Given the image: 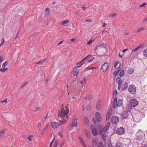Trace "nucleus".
<instances>
[{
  "label": "nucleus",
  "instance_id": "a211bd4d",
  "mask_svg": "<svg viewBox=\"0 0 147 147\" xmlns=\"http://www.w3.org/2000/svg\"><path fill=\"white\" fill-rule=\"evenodd\" d=\"M111 111L110 110H109V111H108L107 112L106 117V120H107L108 119H109L110 118V117L111 116Z\"/></svg>",
  "mask_w": 147,
  "mask_h": 147
},
{
  "label": "nucleus",
  "instance_id": "c85d7f7f",
  "mask_svg": "<svg viewBox=\"0 0 147 147\" xmlns=\"http://www.w3.org/2000/svg\"><path fill=\"white\" fill-rule=\"evenodd\" d=\"M107 45L106 44L103 43L101 44L98 46V47H103L105 48L106 47Z\"/></svg>",
  "mask_w": 147,
  "mask_h": 147
},
{
  "label": "nucleus",
  "instance_id": "5701e85b",
  "mask_svg": "<svg viewBox=\"0 0 147 147\" xmlns=\"http://www.w3.org/2000/svg\"><path fill=\"white\" fill-rule=\"evenodd\" d=\"M93 98V96L90 95H88L85 98L89 100H91Z\"/></svg>",
  "mask_w": 147,
  "mask_h": 147
},
{
  "label": "nucleus",
  "instance_id": "3c124183",
  "mask_svg": "<svg viewBox=\"0 0 147 147\" xmlns=\"http://www.w3.org/2000/svg\"><path fill=\"white\" fill-rule=\"evenodd\" d=\"M64 143H65V142L64 140H63L62 142H61V143L60 144V146L61 147L62 146L64 145Z\"/></svg>",
  "mask_w": 147,
  "mask_h": 147
},
{
  "label": "nucleus",
  "instance_id": "864d4df0",
  "mask_svg": "<svg viewBox=\"0 0 147 147\" xmlns=\"http://www.w3.org/2000/svg\"><path fill=\"white\" fill-rule=\"evenodd\" d=\"M92 21V20L91 19H87L85 21V22H91Z\"/></svg>",
  "mask_w": 147,
  "mask_h": 147
},
{
  "label": "nucleus",
  "instance_id": "1a4fd4ad",
  "mask_svg": "<svg viewBox=\"0 0 147 147\" xmlns=\"http://www.w3.org/2000/svg\"><path fill=\"white\" fill-rule=\"evenodd\" d=\"M109 64L107 62H105L102 67V71L103 72H105L109 67Z\"/></svg>",
  "mask_w": 147,
  "mask_h": 147
},
{
  "label": "nucleus",
  "instance_id": "a878e982",
  "mask_svg": "<svg viewBox=\"0 0 147 147\" xmlns=\"http://www.w3.org/2000/svg\"><path fill=\"white\" fill-rule=\"evenodd\" d=\"M116 147H122V143L120 142H118L116 145Z\"/></svg>",
  "mask_w": 147,
  "mask_h": 147
},
{
  "label": "nucleus",
  "instance_id": "2eb2a0df",
  "mask_svg": "<svg viewBox=\"0 0 147 147\" xmlns=\"http://www.w3.org/2000/svg\"><path fill=\"white\" fill-rule=\"evenodd\" d=\"M121 63L119 62L117 60L115 62L114 67L116 69H118L121 66Z\"/></svg>",
  "mask_w": 147,
  "mask_h": 147
},
{
  "label": "nucleus",
  "instance_id": "680f3d73",
  "mask_svg": "<svg viewBox=\"0 0 147 147\" xmlns=\"http://www.w3.org/2000/svg\"><path fill=\"white\" fill-rule=\"evenodd\" d=\"M27 83V82L24 83L23 84V85L21 86V88H22V87H23V86H25L26 84Z\"/></svg>",
  "mask_w": 147,
  "mask_h": 147
},
{
  "label": "nucleus",
  "instance_id": "69168bd1",
  "mask_svg": "<svg viewBox=\"0 0 147 147\" xmlns=\"http://www.w3.org/2000/svg\"><path fill=\"white\" fill-rule=\"evenodd\" d=\"M128 50V49H124L122 51V52L123 53H124L127 50Z\"/></svg>",
  "mask_w": 147,
  "mask_h": 147
},
{
  "label": "nucleus",
  "instance_id": "58836bf2",
  "mask_svg": "<svg viewBox=\"0 0 147 147\" xmlns=\"http://www.w3.org/2000/svg\"><path fill=\"white\" fill-rule=\"evenodd\" d=\"M144 29V28L143 27H140L138 29L136 30V32H139L140 30H143Z\"/></svg>",
  "mask_w": 147,
  "mask_h": 147
},
{
  "label": "nucleus",
  "instance_id": "aec40b11",
  "mask_svg": "<svg viewBox=\"0 0 147 147\" xmlns=\"http://www.w3.org/2000/svg\"><path fill=\"white\" fill-rule=\"evenodd\" d=\"M87 58V61L89 62L91 61L94 59V57L91 56L90 55H88Z\"/></svg>",
  "mask_w": 147,
  "mask_h": 147
},
{
  "label": "nucleus",
  "instance_id": "cd10ccee",
  "mask_svg": "<svg viewBox=\"0 0 147 147\" xmlns=\"http://www.w3.org/2000/svg\"><path fill=\"white\" fill-rule=\"evenodd\" d=\"M69 22V21L68 20H63L61 23V25H63L65 24L68 23Z\"/></svg>",
  "mask_w": 147,
  "mask_h": 147
},
{
  "label": "nucleus",
  "instance_id": "4d7b16f0",
  "mask_svg": "<svg viewBox=\"0 0 147 147\" xmlns=\"http://www.w3.org/2000/svg\"><path fill=\"white\" fill-rule=\"evenodd\" d=\"M92 40H90V41H89L88 42H87V44L88 45H90L91 44H92Z\"/></svg>",
  "mask_w": 147,
  "mask_h": 147
},
{
  "label": "nucleus",
  "instance_id": "f704fd0d",
  "mask_svg": "<svg viewBox=\"0 0 147 147\" xmlns=\"http://www.w3.org/2000/svg\"><path fill=\"white\" fill-rule=\"evenodd\" d=\"M143 54L144 56L147 57V48L144 50Z\"/></svg>",
  "mask_w": 147,
  "mask_h": 147
},
{
  "label": "nucleus",
  "instance_id": "de8ad7c7",
  "mask_svg": "<svg viewBox=\"0 0 147 147\" xmlns=\"http://www.w3.org/2000/svg\"><path fill=\"white\" fill-rule=\"evenodd\" d=\"M139 50L138 49V47H137L136 48V49H133L132 51V52H136V51H137L138 50Z\"/></svg>",
  "mask_w": 147,
  "mask_h": 147
},
{
  "label": "nucleus",
  "instance_id": "f8f14e48",
  "mask_svg": "<svg viewBox=\"0 0 147 147\" xmlns=\"http://www.w3.org/2000/svg\"><path fill=\"white\" fill-rule=\"evenodd\" d=\"M119 118L117 116H113L111 119V121L113 123L116 124L119 121Z\"/></svg>",
  "mask_w": 147,
  "mask_h": 147
},
{
  "label": "nucleus",
  "instance_id": "a18cd8bd",
  "mask_svg": "<svg viewBox=\"0 0 147 147\" xmlns=\"http://www.w3.org/2000/svg\"><path fill=\"white\" fill-rule=\"evenodd\" d=\"M87 57H84L81 61L80 62L78 63V64H80L81 63L83 62L85 60L87 59Z\"/></svg>",
  "mask_w": 147,
  "mask_h": 147
},
{
  "label": "nucleus",
  "instance_id": "393cba45",
  "mask_svg": "<svg viewBox=\"0 0 147 147\" xmlns=\"http://www.w3.org/2000/svg\"><path fill=\"white\" fill-rule=\"evenodd\" d=\"M50 9L49 7L45 9V13L47 15L49 13Z\"/></svg>",
  "mask_w": 147,
  "mask_h": 147
},
{
  "label": "nucleus",
  "instance_id": "37998d69",
  "mask_svg": "<svg viewBox=\"0 0 147 147\" xmlns=\"http://www.w3.org/2000/svg\"><path fill=\"white\" fill-rule=\"evenodd\" d=\"M146 5V3H144L142 4H141L139 6L140 7H144V6Z\"/></svg>",
  "mask_w": 147,
  "mask_h": 147
},
{
  "label": "nucleus",
  "instance_id": "f3484780",
  "mask_svg": "<svg viewBox=\"0 0 147 147\" xmlns=\"http://www.w3.org/2000/svg\"><path fill=\"white\" fill-rule=\"evenodd\" d=\"M59 125V123L55 122H53L51 123V126L54 129L56 128L57 126Z\"/></svg>",
  "mask_w": 147,
  "mask_h": 147
},
{
  "label": "nucleus",
  "instance_id": "79ce46f5",
  "mask_svg": "<svg viewBox=\"0 0 147 147\" xmlns=\"http://www.w3.org/2000/svg\"><path fill=\"white\" fill-rule=\"evenodd\" d=\"M79 139L80 141L81 144L84 143L83 141V139L82 138L80 137H79Z\"/></svg>",
  "mask_w": 147,
  "mask_h": 147
},
{
  "label": "nucleus",
  "instance_id": "b1692460",
  "mask_svg": "<svg viewBox=\"0 0 147 147\" xmlns=\"http://www.w3.org/2000/svg\"><path fill=\"white\" fill-rule=\"evenodd\" d=\"M85 132L86 134V135L87 138H88L90 139L91 138L90 135V134L88 133V131L86 130L85 131Z\"/></svg>",
  "mask_w": 147,
  "mask_h": 147
},
{
  "label": "nucleus",
  "instance_id": "052dcab7",
  "mask_svg": "<svg viewBox=\"0 0 147 147\" xmlns=\"http://www.w3.org/2000/svg\"><path fill=\"white\" fill-rule=\"evenodd\" d=\"M121 84H118V89L119 90L121 86Z\"/></svg>",
  "mask_w": 147,
  "mask_h": 147
},
{
  "label": "nucleus",
  "instance_id": "423d86ee",
  "mask_svg": "<svg viewBox=\"0 0 147 147\" xmlns=\"http://www.w3.org/2000/svg\"><path fill=\"white\" fill-rule=\"evenodd\" d=\"M125 129L123 127H121L118 128L116 130V133L119 135H121L125 133Z\"/></svg>",
  "mask_w": 147,
  "mask_h": 147
},
{
  "label": "nucleus",
  "instance_id": "5fc2aeb1",
  "mask_svg": "<svg viewBox=\"0 0 147 147\" xmlns=\"http://www.w3.org/2000/svg\"><path fill=\"white\" fill-rule=\"evenodd\" d=\"M0 71H1L3 73H4L5 71V70L4 68H1L0 69Z\"/></svg>",
  "mask_w": 147,
  "mask_h": 147
},
{
  "label": "nucleus",
  "instance_id": "0eeeda50",
  "mask_svg": "<svg viewBox=\"0 0 147 147\" xmlns=\"http://www.w3.org/2000/svg\"><path fill=\"white\" fill-rule=\"evenodd\" d=\"M128 90L131 94H134L136 91V87L133 85H130L128 88Z\"/></svg>",
  "mask_w": 147,
  "mask_h": 147
},
{
  "label": "nucleus",
  "instance_id": "13d9d810",
  "mask_svg": "<svg viewBox=\"0 0 147 147\" xmlns=\"http://www.w3.org/2000/svg\"><path fill=\"white\" fill-rule=\"evenodd\" d=\"M28 140H29L30 141H31L32 140V138H31V136H29L28 137Z\"/></svg>",
  "mask_w": 147,
  "mask_h": 147
},
{
  "label": "nucleus",
  "instance_id": "dca6fc26",
  "mask_svg": "<svg viewBox=\"0 0 147 147\" xmlns=\"http://www.w3.org/2000/svg\"><path fill=\"white\" fill-rule=\"evenodd\" d=\"M110 125V123L109 122H108L105 126L103 128V130L104 132H106L107 131V129L109 128Z\"/></svg>",
  "mask_w": 147,
  "mask_h": 147
},
{
  "label": "nucleus",
  "instance_id": "8fccbe9b",
  "mask_svg": "<svg viewBox=\"0 0 147 147\" xmlns=\"http://www.w3.org/2000/svg\"><path fill=\"white\" fill-rule=\"evenodd\" d=\"M105 132L103 131L102 130L100 131L99 132L100 134V135L101 136L102 135V134H104L105 133Z\"/></svg>",
  "mask_w": 147,
  "mask_h": 147
},
{
  "label": "nucleus",
  "instance_id": "6ab92c4d",
  "mask_svg": "<svg viewBox=\"0 0 147 147\" xmlns=\"http://www.w3.org/2000/svg\"><path fill=\"white\" fill-rule=\"evenodd\" d=\"M131 108L130 106H127L125 108L124 111H127V112L128 113V112H130L131 111Z\"/></svg>",
  "mask_w": 147,
  "mask_h": 147
},
{
  "label": "nucleus",
  "instance_id": "ddd939ff",
  "mask_svg": "<svg viewBox=\"0 0 147 147\" xmlns=\"http://www.w3.org/2000/svg\"><path fill=\"white\" fill-rule=\"evenodd\" d=\"M77 119L76 117H74L73 119V121L71 124L72 127H75L77 126Z\"/></svg>",
  "mask_w": 147,
  "mask_h": 147
},
{
  "label": "nucleus",
  "instance_id": "2f4dec72",
  "mask_svg": "<svg viewBox=\"0 0 147 147\" xmlns=\"http://www.w3.org/2000/svg\"><path fill=\"white\" fill-rule=\"evenodd\" d=\"M101 136L102 137V139L104 140H106V134L105 133L103 134H102Z\"/></svg>",
  "mask_w": 147,
  "mask_h": 147
},
{
  "label": "nucleus",
  "instance_id": "ea45409f",
  "mask_svg": "<svg viewBox=\"0 0 147 147\" xmlns=\"http://www.w3.org/2000/svg\"><path fill=\"white\" fill-rule=\"evenodd\" d=\"M98 147H104L102 142L101 141L99 143Z\"/></svg>",
  "mask_w": 147,
  "mask_h": 147
},
{
  "label": "nucleus",
  "instance_id": "c9c22d12",
  "mask_svg": "<svg viewBox=\"0 0 147 147\" xmlns=\"http://www.w3.org/2000/svg\"><path fill=\"white\" fill-rule=\"evenodd\" d=\"M81 81V84L83 85L86 82L85 78H84Z\"/></svg>",
  "mask_w": 147,
  "mask_h": 147
},
{
  "label": "nucleus",
  "instance_id": "6e6d98bb",
  "mask_svg": "<svg viewBox=\"0 0 147 147\" xmlns=\"http://www.w3.org/2000/svg\"><path fill=\"white\" fill-rule=\"evenodd\" d=\"M4 42V40L2 38V41L1 42V43L0 45V46H1L3 45Z\"/></svg>",
  "mask_w": 147,
  "mask_h": 147
},
{
  "label": "nucleus",
  "instance_id": "338daca9",
  "mask_svg": "<svg viewBox=\"0 0 147 147\" xmlns=\"http://www.w3.org/2000/svg\"><path fill=\"white\" fill-rule=\"evenodd\" d=\"M82 144L84 147H86V145L84 143Z\"/></svg>",
  "mask_w": 147,
  "mask_h": 147
},
{
  "label": "nucleus",
  "instance_id": "4c0bfd02",
  "mask_svg": "<svg viewBox=\"0 0 147 147\" xmlns=\"http://www.w3.org/2000/svg\"><path fill=\"white\" fill-rule=\"evenodd\" d=\"M119 70V69H118L117 70L115 71V72H113V74L114 76H116L117 74H118Z\"/></svg>",
  "mask_w": 147,
  "mask_h": 147
},
{
  "label": "nucleus",
  "instance_id": "9b49d317",
  "mask_svg": "<svg viewBox=\"0 0 147 147\" xmlns=\"http://www.w3.org/2000/svg\"><path fill=\"white\" fill-rule=\"evenodd\" d=\"M98 140L97 138H94L92 141L93 147H98Z\"/></svg>",
  "mask_w": 147,
  "mask_h": 147
},
{
  "label": "nucleus",
  "instance_id": "7ed1b4c3",
  "mask_svg": "<svg viewBox=\"0 0 147 147\" xmlns=\"http://www.w3.org/2000/svg\"><path fill=\"white\" fill-rule=\"evenodd\" d=\"M96 118H93L92 120L95 124L97 121L100 122L101 120V114L98 112H97L95 114Z\"/></svg>",
  "mask_w": 147,
  "mask_h": 147
},
{
  "label": "nucleus",
  "instance_id": "e2e57ef3",
  "mask_svg": "<svg viewBox=\"0 0 147 147\" xmlns=\"http://www.w3.org/2000/svg\"><path fill=\"white\" fill-rule=\"evenodd\" d=\"M107 31L104 30L103 32H102V34H106L107 33Z\"/></svg>",
  "mask_w": 147,
  "mask_h": 147
},
{
  "label": "nucleus",
  "instance_id": "49530a36",
  "mask_svg": "<svg viewBox=\"0 0 147 147\" xmlns=\"http://www.w3.org/2000/svg\"><path fill=\"white\" fill-rule=\"evenodd\" d=\"M100 104L99 103V104H98L97 103V105H96V108H97V109L98 110H100Z\"/></svg>",
  "mask_w": 147,
  "mask_h": 147
},
{
  "label": "nucleus",
  "instance_id": "c03bdc74",
  "mask_svg": "<svg viewBox=\"0 0 147 147\" xmlns=\"http://www.w3.org/2000/svg\"><path fill=\"white\" fill-rule=\"evenodd\" d=\"M116 14V13H112L109 16V17L110 18H111L113 17Z\"/></svg>",
  "mask_w": 147,
  "mask_h": 147
},
{
  "label": "nucleus",
  "instance_id": "09e8293b",
  "mask_svg": "<svg viewBox=\"0 0 147 147\" xmlns=\"http://www.w3.org/2000/svg\"><path fill=\"white\" fill-rule=\"evenodd\" d=\"M7 61L5 62L2 65V67L4 68L6 65H7Z\"/></svg>",
  "mask_w": 147,
  "mask_h": 147
},
{
  "label": "nucleus",
  "instance_id": "f257e3e1",
  "mask_svg": "<svg viewBox=\"0 0 147 147\" xmlns=\"http://www.w3.org/2000/svg\"><path fill=\"white\" fill-rule=\"evenodd\" d=\"M69 109L68 107L66 106L65 109L63 108L62 107L61 110H59L58 112V115L59 117H61L62 119H64L63 120H60L59 124L60 125H63L66 121V120L64 119V117H66L68 116L67 115L69 113Z\"/></svg>",
  "mask_w": 147,
  "mask_h": 147
},
{
  "label": "nucleus",
  "instance_id": "6e6552de",
  "mask_svg": "<svg viewBox=\"0 0 147 147\" xmlns=\"http://www.w3.org/2000/svg\"><path fill=\"white\" fill-rule=\"evenodd\" d=\"M90 128L93 135L94 136H96L98 133L97 129L93 125H91Z\"/></svg>",
  "mask_w": 147,
  "mask_h": 147
},
{
  "label": "nucleus",
  "instance_id": "0e129e2a",
  "mask_svg": "<svg viewBox=\"0 0 147 147\" xmlns=\"http://www.w3.org/2000/svg\"><path fill=\"white\" fill-rule=\"evenodd\" d=\"M7 102V99H6L5 100L1 102L2 103H3V102Z\"/></svg>",
  "mask_w": 147,
  "mask_h": 147
},
{
  "label": "nucleus",
  "instance_id": "603ef678",
  "mask_svg": "<svg viewBox=\"0 0 147 147\" xmlns=\"http://www.w3.org/2000/svg\"><path fill=\"white\" fill-rule=\"evenodd\" d=\"M120 78L119 77H117L116 79V81L117 82H120Z\"/></svg>",
  "mask_w": 147,
  "mask_h": 147
},
{
  "label": "nucleus",
  "instance_id": "39448f33",
  "mask_svg": "<svg viewBox=\"0 0 147 147\" xmlns=\"http://www.w3.org/2000/svg\"><path fill=\"white\" fill-rule=\"evenodd\" d=\"M129 104L131 106L135 107L138 105V102L135 98L131 99L130 100Z\"/></svg>",
  "mask_w": 147,
  "mask_h": 147
},
{
  "label": "nucleus",
  "instance_id": "f03ea898",
  "mask_svg": "<svg viewBox=\"0 0 147 147\" xmlns=\"http://www.w3.org/2000/svg\"><path fill=\"white\" fill-rule=\"evenodd\" d=\"M123 105V100L122 99H119L117 100L116 97L114 98L113 103V107L114 108H115L116 106L117 107H121Z\"/></svg>",
  "mask_w": 147,
  "mask_h": 147
},
{
  "label": "nucleus",
  "instance_id": "bb28decb",
  "mask_svg": "<svg viewBox=\"0 0 147 147\" xmlns=\"http://www.w3.org/2000/svg\"><path fill=\"white\" fill-rule=\"evenodd\" d=\"M79 71V70L78 69H77L76 70H74L73 72V74L74 76H76L77 75Z\"/></svg>",
  "mask_w": 147,
  "mask_h": 147
},
{
  "label": "nucleus",
  "instance_id": "bf43d9fd",
  "mask_svg": "<svg viewBox=\"0 0 147 147\" xmlns=\"http://www.w3.org/2000/svg\"><path fill=\"white\" fill-rule=\"evenodd\" d=\"M3 55H1L0 57V60L1 61L3 60Z\"/></svg>",
  "mask_w": 147,
  "mask_h": 147
},
{
  "label": "nucleus",
  "instance_id": "9d476101",
  "mask_svg": "<svg viewBox=\"0 0 147 147\" xmlns=\"http://www.w3.org/2000/svg\"><path fill=\"white\" fill-rule=\"evenodd\" d=\"M129 115L127 111L123 112L121 114V119H124L127 118Z\"/></svg>",
  "mask_w": 147,
  "mask_h": 147
},
{
  "label": "nucleus",
  "instance_id": "4468645a",
  "mask_svg": "<svg viewBox=\"0 0 147 147\" xmlns=\"http://www.w3.org/2000/svg\"><path fill=\"white\" fill-rule=\"evenodd\" d=\"M84 121L85 125L87 126H89V125L88 118L86 116H84Z\"/></svg>",
  "mask_w": 147,
  "mask_h": 147
},
{
  "label": "nucleus",
  "instance_id": "a19ab883",
  "mask_svg": "<svg viewBox=\"0 0 147 147\" xmlns=\"http://www.w3.org/2000/svg\"><path fill=\"white\" fill-rule=\"evenodd\" d=\"M58 140H56L55 141V142L54 143V144L53 145V146L54 147H57V145L58 144Z\"/></svg>",
  "mask_w": 147,
  "mask_h": 147
},
{
  "label": "nucleus",
  "instance_id": "412c9836",
  "mask_svg": "<svg viewBox=\"0 0 147 147\" xmlns=\"http://www.w3.org/2000/svg\"><path fill=\"white\" fill-rule=\"evenodd\" d=\"M127 88V83L126 82H125L122 85V89L123 90H126Z\"/></svg>",
  "mask_w": 147,
  "mask_h": 147
},
{
  "label": "nucleus",
  "instance_id": "20e7f679",
  "mask_svg": "<svg viewBox=\"0 0 147 147\" xmlns=\"http://www.w3.org/2000/svg\"><path fill=\"white\" fill-rule=\"evenodd\" d=\"M144 135L143 132L140 130L136 134V136L138 140L139 141H142L143 139V135Z\"/></svg>",
  "mask_w": 147,
  "mask_h": 147
},
{
  "label": "nucleus",
  "instance_id": "e433bc0d",
  "mask_svg": "<svg viewBox=\"0 0 147 147\" xmlns=\"http://www.w3.org/2000/svg\"><path fill=\"white\" fill-rule=\"evenodd\" d=\"M124 71L123 70H122L120 73V74H119V76L120 77H122L124 75Z\"/></svg>",
  "mask_w": 147,
  "mask_h": 147
},
{
  "label": "nucleus",
  "instance_id": "72a5a7b5",
  "mask_svg": "<svg viewBox=\"0 0 147 147\" xmlns=\"http://www.w3.org/2000/svg\"><path fill=\"white\" fill-rule=\"evenodd\" d=\"M112 145L111 143V140H110L108 142V147H112Z\"/></svg>",
  "mask_w": 147,
  "mask_h": 147
},
{
  "label": "nucleus",
  "instance_id": "c756f323",
  "mask_svg": "<svg viewBox=\"0 0 147 147\" xmlns=\"http://www.w3.org/2000/svg\"><path fill=\"white\" fill-rule=\"evenodd\" d=\"M6 129H5L1 131H0V137L1 136L5 133Z\"/></svg>",
  "mask_w": 147,
  "mask_h": 147
},
{
  "label": "nucleus",
  "instance_id": "774afa93",
  "mask_svg": "<svg viewBox=\"0 0 147 147\" xmlns=\"http://www.w3.org/2000/svg\"><path fill=\"white\" fill-rule=\"evenodd\" d=\"M147 21V16L143 20V21Z\"/></svg>",
  "mask_w": 147,
  "mask_h": 147
},
{
  "label": "nucleus",
  "instance_id": "7c9ffc66",
  "mask_svg": "<svg viewBox=\"0 0 147 147\" xmlns=\"http://www.w3.org/2000/svg\"><path fill=\"white\" fill-rule=\"evenodd\" d=\"M144 44L142 43L141 44H140L138 47H137L138 48V49L139 50L140 49L143 47H144Z\"/></svg>",
  "mask_w": 147,
  "mask_h": 147
},
{
  "label": "nucleus",
  "instance_id": "473e14b6",
  "mask_svg": "<svg viewBox=\"0 0 147 147\" xmlns=\"http://www.w3.org/2000/svg\"><path fill=\"white\" fill-rule=\"evenodd\" d=\"M45 59H44L42 60H41L40 61H39L37 63H36V64H42L45 61Z\"/></svg>",
  "mask_w": 147,
  "mask_h": 147
},
{
  "label": "nucleus",
  "instance_id": "4be33fe9",
  "mask_svg": "<svg viewBox=\"0 0 147 147\" xmlns=\"http://www.w3.org/2000/svg\"><path fill=\"white\" fill-rule=\"evenodd\" d=\"M134 71V70L131 68H129L127 71V73L128 74H132Z\"/></svg>",
  "mask_w": 147,
  "mask_h": 147
}]
</instances>
